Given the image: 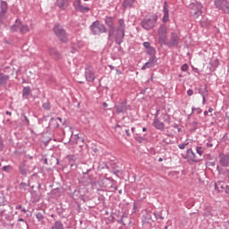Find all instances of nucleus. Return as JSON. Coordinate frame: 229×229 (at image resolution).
<instances>
[{"label":"nucleus","instance_id":"2","mask_svg":"<svg viewBox=\"0 0 229 229\" xmlns=\"http://www.w3.org/2000/svg\"><path fill=\"white\" fill-rule=\"evenodd\" d=\"M157 21L158 15L153 14L152 18H144L140 22V26L143 30L149 31V30H153L155 28Z\"/></svg>","mask_w":229,"mask_h":229},{"label":"nucleus","instance_id":"32","mask_svg":"<svg viewBox=\"0 0 229 229\" xmlns=\"http://www.w3.org/2000/svg\"><path fill=\"white\" fill-rule=\"evenodd\" d=\"M196 153H197V157H199V158H202L203 160V153H205V148L203 147H197L196 148Z\"/></svg>","mask_w":229,"mask_h":229},{"label":"nucleus","instance_id":"61","mask_svg":"<svg viewBox=\"0 0 229 229\" xmlns=\"http://www.w3.org/2000/svg\"><path fill=\"white\" fill-rule=\"evenodd\" d=\"M18 222L26 223V221L23 218H19Z\"/></svg>","mask_w":229,"mask_h":229},{"label":"nucleus","instance_id":"24","mask_svg":"<svg viewBox=\"0 0 229 229\" xmlns=\"http://www.w3.org/2000/svg\"><path fill=\"white\" fill-rule=\"evenodd\" d=\"M8 80H10V75H4V73H0V86L6 87L8 83Z\"/></svg>","mask_w":229,"mask_h":229},{"label":"nucleus","instance_id":"37","mask_svg":"<svg viewBox=\"0 0 229 229\" xmlns=\"http://www.w3.org/2000/svg\"><path fill=\"white\" fill-rule=\"evenodd\" d=\"M21 115L23 116L22 121V124H24L25 126H30V119H28V116H26V114H21Z\"/></svg>","mask_w":229,"mask_h":229},{"label":"nucleus","instance_id":"8","mask_svg":"<svg viewBox=\"0 0 229 229\" xmlns=\"http://www.w3.org/2000/svg\"><path fill=\"white\" fill-rule=\"evenodd\" d=\"M184 158H185V160H187V162L189 164H191V163L198 164V162H201V160H203V158L198 157L196 155V153H194V151H192V148H189L186 151V155H185Z\"/></svg>","mask_w":229,"mask_h":229},{"label":"nucleus","instance_id":"49","mask_svg":"<svg viewBox=\"0 0 229 229\" xmlns=\"http://www.w3.org/2000/svg\"><path fill=\"white\" fill-rule=\"evenodd\" d=\"M124 219H126V216H123L120 220H118V223L121 225H126V223H124Z\"/></svg>","mask_w":229,"mask_h":229},{"label":"nucleus","instance_id":"30","mask_svg":"<svg viewBox=\"0 0 229 229\" xmlns=\"http://www.w3.org/2000/svg\"><path fill=\"white\" fill-rule=\"evenodd\" d=\"M66 158H67V160H68L69 165H71V167H73L74 163H75L76 160H77L76 156H74V155H70V156H67Z\"/></svg>","mask_w":229,"mask_h":229},{"label":"nucleus","instance_id":"51","mask_svg":"<svg viewBox=\"0 0 229 229\" xmlns=\"http://www.w3.org/2000/svg\"><path fill=\"white\" fill-rule=\"evenodd\" d=\"M204 216H206V217H210V216H212V212L210 210H206L204 212Z\"/></svg>","mask_w":229,"mask_h":229},{"label":"nucleus","instance_id":"3","mask_svg":"<svg viewBox=\"0 0 229 229\" xmlns=\"http://www.w3.org/2000/svg\"><path fill=\"white\" fill-rule=\"evenodd\" d=\"M114 21H115V18L112 16H106L105 18V24L108 28L107 30L108 40H112V38H114V35L115 34V23L114 22Z\"/></svg>","mask_w":229,"mask_h":229},{"label":"nucleus","instance_id":"54","mask_svg":"<svg viewBox=\"0 0 229 229\" xmlns=\"http://www.w3.org/2000/svg\"><path fill=\"white\" fill-rule=\"evenodd\" d=\"M146 217H147V223H151V221H153V220L151 219V215L148 214V215L146 216Z\"/></svg>","mask_w":229,"mask_h":229},{"label":"nucleus","instance_id":"36","mask_svg":"<svg viewBox=\"0 0 229 229\" xmlns=\"http://www.w3.org/2000/svg\"><path fill=\"white\" fill-rule=\"evenodd\" d=\"M200 26H201V28H208L210 26V21H208L207 19L201 20Z\"/></svg>","mask_w":229,"mask_h":229},{"label":"nucleus","instance_id":"42","mask_svg":"<svg viewBox=\"0 0 229 229\" xmlns=\"http://www.w3.org/2000/svg\"><path fill=\"white\" fill-rule=\"evenodd\" d=\"M42 107L44 108V110H51V103L45 102L43 103Z\"/></svg>","mask_w":229,"mask_h":229},{"label":"nucleus","instance_id":"25","mask_svg":"<svg viewBox=\"0 0 229 229\" xmlns=\"http://www.w3.org/2000/svg\"><path fill=\"white\" fill-rule=\"evenodd\" d=\"M20 33L21 35H24V33H28L30 31V27L26 24H22V21L20 20V28H19Z\"/></svg>","mask_w":229,"mask_h":229},{"label":"nucleus","instance_id":"48","mask_svg":"<svg viewBox=\"0 0 229 229\" xmlns=\"http://www.w3.org/2000/svg\"><path fill=\"white\" fill-rule=\"evenodd\" d=\"M181 70L183 72H187L189 70V64H182V67H181Z\"/></svg>","mask_w":229,"mask_h":229},{"label":"nucleus","instance_id":"1","mask_svg":"<svg viewBox=\"0 0 229 229\" xmlns=\"http://www.w3.org/2000/svg\"><path fill=\"white\" fill-rule=\"evenodd\" d=\"M126 24L124 23V19H120L118 21V26L115 28L114 34V42L117 46H121L124 42V37H126Z\"/></svg>","mask_w":229,"mask_h":229},{"label":"nucleus","instance_id":"10","mask_svg":"<svg viewBox=\"0 0 229 229\" xmlns=\"http://www.w3.org/2000/svg\"><path fill=\"white\" fill-rule=\"evenodd\" d=\"M215 6L224 13H229V2L226 0H215Z\"/></svg>","mask_w":229,"mask_h":229},{"label":"nucleus","instance_id":"34","mask_svg":"<svg viewBox=\"0 0 229 229\" xmlns=\"http://www.w3.org/2000/svg\"><path fill=\"white\" fill-rule=\"evenodd\" d=\"M21 20L17 19L14 25L11 26V31H17L20 28Z\"/></svg>","mask_w":229,"mask_h":229},{"label":"nucleus","instance_id":"4","mask_svg":"<svg viewBox=\"0 0 229 229\" xmlns=\"http://www.w3.org/2000/svg\"><path fill=\"white\" fill-rule=\"evenodd\" d=\"M190 13L194 19H198L203 13V4L195 1L190 4Z\"/></svg>","mask_w":229,"mask_h":229},{"label":"nucleus","instance_id":"29","mask_svg":"<svg viewBox=\"0 0 229 229\" xmlns=\"http://www.w3.org/2000/svg\"><path fill=\"white\" fill-rule=\"evenodd\" d=\"M19 171H20L21 174H22L23 176H26V174H28V169H26V163L20 164Z\"/></svg>","mask_w":229,"mask_h":229},{"label":"nucleus","instance_id":"46","mask_svg":"<svg viewBox=\"0 0 229 229\" xmlns=\"http://www.w3.org/2000/svg\"><path fill=\"white\" fill-rule=\"evenodd\" d=\"M5 217V219H8V215L6 214V209L0 211V217Z\"/></svg>","mask_w":229,"mask_h":229},{"label":"nucleus","instance_id":"7","mask_svg":"<svg viewBox=\"0 0 229 229\" xmlns=\"http://www.w3.org/2000/svg\"><path fill=\"white\" fill-rule=\"evenodd\" d=\"M180 45V36L178 33L172 32L170 35V39L167 41L165 40V43H161V46H166L167 47H178Z\"/></svg>","mask_w":229,"mask_h":229},{"label":"nucleus","instance_id":"40","mask_svg":"<svg viewBox=\"0 0 229 229\" xmlns=\"http://www.w3.org/2000/svg\"><path fill=\"white\" fill-rule=\"evenodd\" d=\"M190 126L192 128L191 131H196V129L198 128V122L193 121L190 123Z\"/></svg>","mask_w":229,"mask_h":229},{"label":"nucleus","instance_id":"14","mask_svg":"<svg viewBox=\"0 0 229 229\" xmlns=\"http://www.w3.org/2000/svg\"><path fill=\"white\" fill-rule=\"evenodd\" d=\"M85 78H86V81L89 82L94 81V80H96V75L94 74V71L92 70V67L87 66L85 68Z\"/></svg>","mask_w":229,"mask_h":229},{"label":"nucleus","instance_id":"35","mask_svg":"<svg viewBox=\"0 0 229 229\" xmlns=\"http://www.w3.org/2000/svg\"><path fill=\"white\" fill-rule=\"evenodd\" d=\"M147 55L149 56H155V55H157V49L153 47L147 48Z\"/></svg>","mask_w":229,"mask_h":229},{"label":"nucleus","instance_id":"16","mask_svg":"<svg viewBox=\"0 0 229 229\" xmlns=\"http://www.w3.org/2000/svg\"><path fill=\"white\" fill-rule=\"evenodd\" d=\"M8 13V3L2 1L0 4V21H3V16Z\"/></svg>","mask_w":229,"mask_h":229},{"label":"nucleus","instance_id":"39","mask_svg":"<svg viewBox=\"0 0 229 229\" xmlns=\"http://www.w3.org/2000/svg\"><path fill=\"white\" fill-rule=\"evenodd\" d=\"M36 218L38 219V221L42 223V221H44V214L40 212L36 213Z\"/></svg>","mask_w":229,"mask_h":229},{"label":"nucleus","instance_id":"9","mask_svg":"<svg viewBox=\"0 0 229 229\" xmlns=\"http://www.w3.org/2000/svg\"><path fill=\"white\" fill-rule=\"evenodd\" d=\"M158 42L160 46L167 40V26L165 24L160 25L157 30Z\"/></svg>","mask_w":229,"mask_h":229},{"label":"nucleus","instance_id":"12","mask_svg":"<svg viewBox=\"0 0 229 229\" xmlns=\"http://www.w3.org/2000/svg\"><path fill=\"white\" fill-rule=\"evenodd\" d=\"M157 56L153 55L149 57L148 61L141 67V71H146V69H151L152 67H155V65H157Z\"/></svg>","mask_w":229,"mask_h":229},{"label":"nucleus","instance_id":"53","mask_svg":"<svg viewBox=\"0 0 229 229\" xmlns=\"http://www.w3.org/2000/svg\"><path fill=\"white\" fill-rule=\"evenodd\" d=\"M160 114V109L156 110V114H154V119H158V114Z\"/></svg>","mask_w":229,"mask_h":229},{"label":"nucleus","instance_id":"59","mask_svg":"<svg viewBox=\"0 0 229 229\" xmlns=\"http://www.w3.org/2000/svg\"><path fill=\"white\" fill-rule=\"evenodd\" d=\"M91 171V169H88L86 172H82L83 174H89V172Z\"/></svg>","mask_w":229,"mask_h":229},{"label":"nucleus","instance_id":"62","mask_svg":"<svg viewBox=\"0 0 229 229\" xmlns=\"http://www.w3.org/2000/svg\"><path fill=\"white\" fill-rule=\"evenodd\" d=\"M116 74H123V72H121L120 70L116 69Z\"/></svg>","mask_w":229,"mask_h":229},{"label":"nucleus","instance_id":"23","mask_svg":"<svg viewBox=\"0 0 229 229\" xmlns=\"http://www.w3.org/2000/svg\"><path fill=\"white\" fill-rule=\"evenodd\" d=\"M133 4H135V0H123L122 6L123 10H128V8H133Z\"/></svg>","mask_w":229,"mask_h":229},{"label":"nucleus","instance_id":"31","mask_svg":"<svg viewBox=\"0 0 229 229\" xmlns=\"http://www.w3.org/2000/svg\"><path fill=\"white\" fill-rule=\"evenodd\" d=\"M51 229H64V224L60 220L55 221L52 225Z\"/></svg>","mask_w":229,"mask_h":229},{"label":"nucleus","instance_id":"22","mask_svg":"<svg viewBox=\"0 0 229 229\" xmlns=\"http://www.w3.org/2000/svg\"><path fill=\"white\" fill-rule=\"evenodd\" d=\"M163 10H164L163 22H167L169 21V8H167V2L164 3Z\"/></svg>","mask_w":229,"mask_h":229},{"label":"nucleus","instance_id":"17","mask_svg":"<svg viewBox=\"0 0 229 229\" xmlns=\"http://www.w3.org/2000/svg\"><path fill=\"white\" fill-rule=\"evenodd\" d=\"M219 162L222 167H228L229 165V156L225 154H219Z\"/></svg>","mask_w":229,"mask_h":229},{"label":"nucleus","instance_id":"15","mask_svg":"<svg viewBox=\"0 0 229 229\" xmlns=\"http://www.w3.org/2000/svg\"><path fill=\"white\" fill-rule=\"evenodd\" d=\"M117 182L112 178H105L103 179V185L105 189H114V185H115Z\"/></svg>","mask_w":229,"mask_h":229},{"label":"nucleus","instance_id":"19","mask_svg":"<svg viewBox=\"0 0 229 229\" xmlns=\"http://www.w3.org/2000/svg\"><path fill=\"white\" fill-rule=\"evenodd\" d=\"M55 5L58 6L60 10H67L69 2L67 0H56Z\"/></svg>","mask_w":229,"mask_h":229},{"label":"nucleus","instance_id":"63","mask_svg":"<svg viewBox=\"0 0 229 229\" xmlns=\"http://www.w3.org/2000/svg\"><path fill=\"white\" fill-rule=\"evenodd\" d=\"M207 148H212V144L211 143H207Z\"/></svg>","mask_w":229,"mask_h":229},{"label":"nucleus","instance_id":"55","mask_svg":"<svg viewBox=\"0 0 229 229\" xmlns=\"http://www.w3.org/2000/svg\"><path fill=\"white\" fill-rule=\"evenodd\" d=\"M192 94H194V91L192 89H190L187 90V95L188 96H192Z\"/></svg>","mask_w":229,"mask_h":229},{"label":"nucleus","instance_id":"52","mask_svg":"<svg viewBox=\"0 0 229 229\" xmlns=\"http://www.w3.org/2000/svg\"><path fill=\"white\" fill-rule=\"evenodd\" d=\"M143 47H146L147 49H148V47H151V44L148 41L143 43Z\"/></svg>","mask_w":229,"mask_h":229},{"label":"nucleus","instance_id":"6","mask_svg":"<svg viewBox=\"0 0 229 229\" xmlns=\"http://www.w3.org/2000/svg\"><path fill=\"white\" fill-rule=\"evenodd\" d=\"M93 35H101V33H106V27L105 24L100 23L99 21H95L89 27Z\"/></svg>","mask_w":229,"mask_h":229},{"label":"nucleus","instance_id":"50","mask_svg":"<svg viewBox=\"0 0 229 229\" xmlns=\"http://www.w3.org/2000/svg\"><path fill=\"white\" fill-rule=\"evenodd\" d=\"M186 146H189V142L179 144L178 148H179V149H185Z\"/></svg>","mask_w":229,"mask_h":229},{"label":"nucleus","instance_id":"56","mask_svg":"<svg viewBox=\"0 0 229 229\" xmlns=\"http://www.w3.org/2000/svg\"><path fill=\"white\" fill-rule=\"evenodd\" d=\"M21 208H22V205H17V206L15 207V209H16V210H21Z\"/></svg>","mask_w":229,"mask_h":229},{"label":"nucleus","instance_id":"20","mask_svg":"<svg viewBox=\"0 0 229 229\" xmlns=\"http://www.w3.org/2000/svg\"><path fill=\"white\" fill-rule=\"evenodd\" d=\"M63 192L64 191L62 190V188H55L50 191V196L51 198H54V199L60 198Z\"/></svg>","mask_w":229,"mask_h":229},{"label":"nucleus","instance_id":"44","mask_svg":"<svg viewBox=\"0 0 229 229\" xmlns=\"http://www.w3.org/2000/svg\"><path fill=\"white\" fill-rule=\"evenodd\" d=\"M194 112H197L198 114H201V112H203V110H201V108L199 107H191V114H194Z\"/></svg>","mask_w":229,"mask_h":229},{"label":"nucleus","instance_id":"28","mask_svg":"<svg viewBox=\"0 0 229 229\" xmlns=\"http://www.w3.org/2000/svg\"><path fill=\"white\" fill-rule=\"evenodd\" d=\"M226 187L223 184V182H218L215 183V191L217 192H221L222 191H225Z\"/></svg>","mask_w":229,"mask_h":229},{"label":"nucleus","instance_id":"11","mask_svg":"<svg viewBox=\"0 0 229 229\" xmlns=\"http://www.w3.org/2000/svg\"><path fill=\"white\" fill-rule=\"evenodd\" d=\"M73 6H74L76 12H80L81 13H87L90 12L89 7H85V6L81 5V0H74Z\"/></svg>","mask_w":229,"mask_h":229},{"label":"nucleus","instance_id":"57","mask_svg":"<svg viewBox=\"0 0 229 229\" xmlns=\"http://www.w3.org/2000/svg\"><path fill=\"white\" fill-rule=\"evenodd\" d=\"M21 212H23L26 214V212H29V209H26L25 208H21Z\"/></svg>","mask_w":229,"mask_h":229},{"label":"nucleus","instance_id":"27","mask_svg":"<svg viewBox=\"0 0 229 229\" xmlns=\"http://www.w3.org/2000/svg\"><path fill=\"white\" fill-rule=\"evenodd\" d=\"M30 94H31V88H30V86L24 87L22 89L23 99H28Z\"/></svg>","mask_w":229,"mask_h":229},{"label":"nucleus","instance_id":"21","mask_svg":"<svg viewBox=\"0 0 229 229\" xmlns=\"http://www.w3.org/2000/svg\"><path fill=\"white\" fill-rule=\"evenodd\" d=\"M216 171H218V174H220V176H224V178L226 180H229V170L228 169H223L221 168L219 165L216 166Z\"/></svg>","mask_w":229,"mask_h":229},{"label":"nucleus","instance_id":"18","mask_svg":"<svg viewBox=\"0 0 229 229\" xmlns=\"http://www.w3.org/2000/svg\"><path fill=\"white\" fill-rule=\"evenodd\" d=\"M153 126L156 128V130H159L160 131H164V130H165V124H164V123L160 122L158 119H154Z\"/></svg>","mask_w":229,"mask_h":229},{"label":"nucleus","instance_id":"26","mask_svg":"<svg viewBox=\"0 0 229 229\" xmlns=\"http://www.w3.org/2000/svg\"><path fill=\"white\" fill-rule=\"evenodd\" d=\"M49 53L52 56H54L55 60H60V58H62V55L60 54V52H58L55 48H50Z\"/></svg>","mask_w":229,"mask_h":229},{"label":"nucleus","instance_id":"43","mask_svg":"<svg viewBox=\"0 0 229 229\" xmlns=\"http://www.w3.org/2000/svg\"><path fill=\"white\" fill-rule=\"evenodd\" d=\"M134 139H135L136 142H139V144H142V142L144 140H146V139L144 137H142V136H137Z\"/></svg>","mask_w":229,"mask_h":229},{"label":"nucleus","instance_id":"41","mask_svg":"<svg viewBox=\"0 0 229 229\" xmlns=\"http://www.w3.org/2000/svg\"><path fill=\"white\" fill-rule=\"evenodd\" d=\"M153 215L155 216L156 219H161V221H164V216H162V212H159V213L154 212Z\"/></svg>","mask_w":229,"mask_h":229},{"label":"nucleus","instance_id":"64","mask_svg":"<svg viewBox=\"0 0 229 229\" xmlns=\"http://www.w3.org/2000/svg\"><path fill=\"white\" fill-rule=\"evenodd\" d=\"M173 128H178V124H176V123H174V125H173Z\"/></svg>","mask_w":229,"mask_h":229},{"label":"nucleus","instance_id":"5","mask_svg":"<svg viewBox=\"0 0 229 229\" xmlns=\"http://www.w3.org/2000/svg\"><path fill=\"white\" fill-rule=\"evenodd\" d=\"M54 33L59 38L61 42L67 44L69 42V38L67 37V31L64 29L62 25H55L54 27Z\"/></svg>","mask_w":229,"mask_h":229},{"label":"nucleus","instance_id":"47","mask_svg":"<svg viewBox=\"0 0 229 229\" xmlns=\"http://www.w3.org/2000/svg\"><path fill=\"white\" fill-rule=\"evenodd\" d=\"M3 149H4V140L0 137V151H3Z\"/></svg>","mask_w":229,"mask_h":229},{"label":"nucleus","instance_id":"13","mask_svg":"<svg viewBox=\"0 0 229 229\" xmlns=\"http://www.w3.org/2000/svg\"><path fill=\"white\" fill-rule=\"evenodd\" d=\"M128 106H129L126 100L119 103L117 106H115L116 114H126L128 111Z\"/></svg>","mask_w":229,"mask_h":229},{"label":"nucleus","instance_id":"33","mask_svg":"<svg viewBox=\"0 0 229 229\" xmlns=\"http://www.w3.org/2000/svg\"><path fill=\"white\" fill-rule=\"evenodd\" d=\"M199 94H200V96L202 97V103L203 105H205V98L207 96V94H208V89H207V86H205L203 90H199Z\"/></svg>","mask_w":229,"mask_h":229},{"label":"nucleus","instance_id":"38","mask_svg":"<svg viewBox=\"0 0 229 229\" xmlns=\"http://www.w3.org/2000/svg\"><path fill=\"white\" fill-rule=\"evenodd\" d=\"M2 171H4L5 173H10V171H13V166L10 165H4L3 166Z\"/></svg>","mask_w":229,"mask_h":229},{"label":"nucleus","instance_id":"60","mask_svg":"<svg viewBox=\"0 0 229 229\" xmlns=\"http://www.w3.org/2000/svg\"><path fill=\"white\" fill-rule=\"evenodd\" d=\"M104 108H106L108 106V104L106 102H103Z\"/></svg>","mask_w":229,"mask_h":229},{"label":"nucleus","instance_id":"58","mask_svg":"<svg viewBox=\"0 0 229 229\" xmlns=\"http://www.w3.org/2000/svg\"><path fill=\"white\" fill-rule=\"evenodd\" d=\"M125 133H126V135H127V137H130V130H125Z\"/></svg>","mask_w":229,"mask_h":229},{"label":"nucleus","instance_id":"45","mask_svg":"<svg viewBox=\"0 0 229 229\" xmlns=\"http://www.w3.org/2000/svg\"><path fill=\"white\" fill-rule=\"evenodd\" d=\"M20 189H21V191H27V190H28V184H26V182H21V183L20 184Z\"/></svg>","mask_w":229,"mask_h":229}]
</instances>
